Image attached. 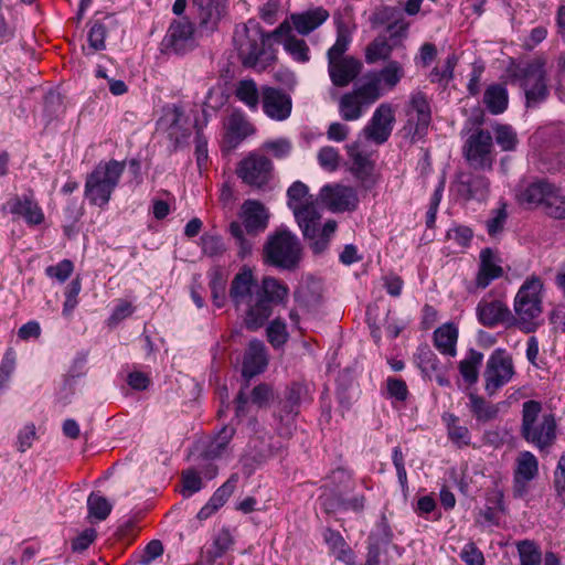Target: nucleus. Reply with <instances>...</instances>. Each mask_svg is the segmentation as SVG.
Wrapping results in <instances>:
<instances>
[{
  "mask_svg": "<svg viewBox=\"0 0 565 565\" xmlns=\"http://www.w3.org/2000/svg\"><path fill=\"white\" fill-rule=\"evenodd\" d=\"M228 296L245 327L255 331L271 316L273 306L287 298L288 287L274 277H264L258 285L252 269L244 266L234 276Z\"/></svg>",
  "mask_w": 565,
  "mask_h": 565,
  "instance_id": "f257e3e1",
  "label": "nucleus"
},
{
  "mask_svg": "<svg viewBox=\"0 0 565 565\" xmlns=\"http://www.w3.org/2000/svg\"><path fill=\"white\" fill-rule=\"evenodd\" d=\"M288 206L292 211L295 220L308 241L310 249L316 255L324 253L337 231L334 220H328L320 226L321 214L317 202L309 194L308 186L301 181H295L287 190Z\"/></svg>",
  "mask_w": 565,
  "mask_h": 565,
  "instance_id": "f03ea898",
  "label": "nucleus"
},
{
  "mask_svg": "<svg viewBox=\"0 0 565 565\" xmlns=\"http://www.w3.org/2000/svg\"><path fill=\"white\" fill-rule=\"evenodd\" d=\"M273 36L264 33L262 26L254 20L237 25L233 34V45L244 66L266 68L275 55L267 41Z\"/></svg>",
  "mask_w": 565,
  "mask_h": 565,
  "instance_id": "7ed1b4c3",
  "label": "nucleus"
},
{
  "mask_svg": "<svg viewBox=\"0 0 565 565\" xmlns=\"http://www.w3.org/2000/svg\"><path fill=\"white\" fill-rule=\"evenodd\" d=\"M537 401H526L522 406V437L540 450L548 449L556 439V420L553 414H542Z\"/></svg>",
  "mask_w": 565,
  "mask_h": 565,
  "instance_id": "20e7f679",
  "label": "nucleus"
},
{
  "mask_svg": "<svg viewBox=\"0 0 565 565\" xmlns=\"http://www.w3.org/2000/svg\"><path fill=\"white\" fill-rule=\"evenodd\" d=\"M543 289L542 279L531 276L524 280L514 297L515 322L524 332H533L537 328L536 320L543 311Z\"/></svg>",
  "mask_w": 565,
  "mask_h": 565,
  "instance_id": "39448f33",
  "label": "nucleus"
},
{
  "mask_svg": "<svg viewBox=\"0 0 565 565\" xmlns=\"http://www.w3.org/2000/svg\"><path fill=\"white\" fill-rule=\"evenodd\" d=\"M125 170V162L110 160L100 162L87 175L85 182V196L98 206L106 205L119 183Z\"/></svg>",
  "mask_w": 565,
  "mask_h": 565,
  "instance_id": "423d86ee",
  "label": "nucleus"
},
{
  "mask_svg": "<svg viewBox=\"0 0 565 565\" xmlns=\"http://www.w3.org/2000/svg\"><path fill=\"white\" fill-rule=\"evenodd\" d=\"M512 77L523 89L527 107L536 106L547 98V61L544 57H535L516 66Z\"/></svg>",
  "mask_w": 565,
  "mask_h": 565,
  "instance_id": "0eeeda50",
  "label": "nucleus"
},
{
  "mask_svg": "<svg viewBox=\"0 0 565 565\" xmlns=\"http://www.w3.org/2000/svg\"><path fill=\"white\" fill-rule=\"evenodd\" d=\"M264 254L268 264L290 270L300 262L301 245L294 233L280 228L268 237Z\"/></svg>",
  "mask_w": 565,
  "mask_h": 565,
  "instance_id": "6e6552de",
  "label": "nucleus"
},
{
  "mask_svg": "<svg viewBox=\"0 0 565 565\" xmlns=\"http://www.w3.org/2000/svg\"><path fill=\"white\" fill-rule=\"evenodd\" d=\"M406 122L403 127L405 137L411 142L422 140L427 131L431 121V110L427 97L422 92L412 94L407 109Z\"/></svg>",
  "mask_w": 565,
  "mask_h": 565,
  "instance_id": "1a4fd4ad",
  "label": "nucleus"
},
{
  "mask_svg": "<svg viewBox=\"0 0 565 565\" xmlns=\"http://www.w3.org/2000/svg\"><path fill=\"white\" fill-rule=\"evenodd\" d=\"M512 356L504 349H495L489 356L483 372L484 390L493 395L514 376Z\"/></svg>",
  "mask_w": 565,
  "mask_h": 565,
  "instance_id": "9d476101",
  "label": "nucleus"
},
{
  "mask_svg": "<svg viewBox=\"0 0 565 565\" xmlns=\"http://www.w3.org/2000/svg\"><path fill=\"white\" fill-rule=\"evenodd\" d=\"M381 97L375 83H362L352 92L344 94L339 102V113L342 119L354 121L362 117L364 109Z\"/></svg>",
  "mask_w": 565,
  "mask_h": 565,
  "instance_id": "9b49d317",
  "label": "nucleus"
},
{
  "mask_svg": "<svg viewBox=\"0 0 565 565\" xmlns=\"http://www.w3.org/2000/svg\"><path fill=\"white\" fill-rule=\"evenodd\" d=\"M493 141L489 131L478 129L469 136L463 147V156L470 167L479 170H491Z\"/></svg>",
  "mask_w": 565,
  "mask_h": 565,
  "instance_id": "f8f14e48",
  "label": "nucleus"
},
{
  "mask_svg": "<svg viewBox=\"0 0 565 565\" xmlns=\"http://www.w3.org/2000/svg\"><path fill=\"white\" fill-rule=\"evenodd\" d=\"M273 162L264 154L252 152L237 166L236 173L242 181L254 188H263L269 181Z\"/></svg>",
  "mask_w": 565,
  "mask_h": 565,
  "instance_id": "ddd939ff",
  "label": "nucleus"
},
{
  "mask_svg": "<svg viewBox=\"0 0 565 565\" xmlns=\"http://www.w3.org/2000/svg\"><path fill=\"white\" fill-rule=\"evenodd\" d=\"M164 53L183 54L195 46L194 25L186 18L171 22L162 42Z\"/></svg>",
  "mask_w": 565,
  "mask_h": 565,
  "instance_id": "4468645a",
  "label": "nucleus"
},
{
  "mask_svg": "<svg viewBox=\"0 0 565 565\" xmlns=\"http://www.w3.org/2000/svg\"><path fill=\"white\" fill-rule=\"evenodd\" d=\"M394 124L395 111L393 106L390 103H382L376 107L361 134L366 140L383 145L388 140Z\"/></svg>",
  "mask_w": 565,
  "mask_h": 565,
  "instance_id": "2eb2a0df",
  "label": "nucleus"
},
{
  "mask_svg": "<svg viewBox=\"0 0 565 565\" xmlns=\"http://www.w3.org/2000/svg\"><path fill=\"white\" fill-rule=\"evenodd\" d=\"M1 210L3 213L11 214L15 220L22 218L29 226H36L44 222L43 210L31 191L22 195H12Z\"/></svg>",
  "mask_w": 565,
  "mask_h": 565,
  "instance_id": "dca6fc26",
  "label": "nucleus"
},
{
  "mask_svg": "<svg viewBox=\"0 0 565 565\" xmlns=\"http://www.w3.org/2000/svg\"><path fill=\"white\" fill-rule=\"evenodd\" d=\"M408 29L407 23H392L387 26L390 38L385 34L377 35L365 49V62L374 64L379 61L390 58L393 49L396 46V36H405Z\"/></svg>",
  "mask_w": 565,
  "mask_h": 565,
  "instance_id": "f3484780",
  "label": "nucleus"
},
{
  "mask_svg": "<svg viewBox=\"0 0 565 565\" xmlns=\"http://www.w3.org/2000/svg\"><path fill=\"white\" fill-rule=\"evenodd\" d=\"M539 476V460L527 450L521 451L515 459L513 471V495L523 498L530 491L531 482Z\"/></svg>",
  "mask_w": 565,
  "mask_h": 565,
  "instance_id": "a211bd4d",
  "label": "nucleus"
},
{
  "mask_svg": "<svg viewBox=\"0 0 565 565\" xmlns=\"http://www.w3.org/2000/svg\"><path fill=\"white\" fill-rule=\"evenodd\" d=\"M262 107L271 120L284 121L291 115L292 99L281 89L264 86L262 87Z\"/></svg>",
  "mask_w": 565,
  "mask_h": 565,
  "instance_id": "6ab92c4d",
  "label": "nucleus"
},
{
  "mask_svg": "<svg viewBox=\"0 0 565 565\" xmlns=\"http://www.w3.org/2000/svg\"><path fill=\"white\" fill-rule=\"evenodd\" d=\"M320 201L332 212H344L355 209L358 195L350 186L324 185L320 190Z\"/></svg>",
  "mask_w": 565,
  "mask_h": 565,
  "instance_id": "aec40b11",
  "label": "nucleus"
},
{
  "mask_svg": "<svg viewBox=\"0 0 565 565\" xmlns=\"http://www.w3.org/2000/svg\"><path fill=\"white\" fill-rule=\"evenodd\" d=\"M226 0H192L199 28L202 32H213L224 14Z\"/></svg>",
  "mask_w": 565,
  "mask_h": 565,
  "instance_id": "412c9836",
  "label": "nucleus"
},
{
  "mask_svg": "<svg viewBox=\"0 0 565 565\" xmlns=\"http://www.w3.org/2000/svg\"><path fill=\"white\" fill-rule=\"evenodd\" d=\"M292 25L288 20L282 21L277 29L268 33V36L277 42L284 38V49L292 56V58L300 63H306L310 60L309 47L307 43L291 34Z\"/></svg>",
  "mask_w": 565,
  "mask_h": 565,
  "instance_id": "4be33fe9",
  "label": "nucleus"
},
{
  "mask_svg": "<svg viewBox=\"0 0 565 565\" xmlns=\"http://www.w3.org/2000/svg\"><path fill=\"white\" fill-rule=\"evenodd\" d=\"M478 321L489 328L510 321L513 316L509 307L500 300L481 299L476 308Z\"/></svg>",
  "mask_w": 565,
  "mask_h": 565,
  "instance_id": "5701e85b",
  "label": "nucleus"
},
{
  "mask_svg": "<svg viewBox=\"0 0 565 565\" xmlns=\"http://www.w3.org/2000/svg\"><path fill=\"white\" fill-rule=\"evenodd\" d=\"M360 70V61L352 56L328 60L331 82L338 87L350 84L359 75Z\"/></svg>",
  "mask_w": 565,
  "mask_h": 565,
  "instance_id": "b1692460",
  "label": "nucleus"
},
{
  "mask_svg": "<svg viewBox=\"0 0 565 565\" xmlns=\"http://www.w3.org/2000/svg\"><path fill=\"white\" fill-rule=\"evenodd\" d=\"M267 365L265 344L259 340H252L245 352L242 367V375L249 380L262 373Z\"/></svg>",
  "mask_w": 565,
  "mask_h": 565,
  "instance_id": "393cba45",
  "label": "nucleus"
},
{
  "mask_svg": "<svg viewBox=\"0 0 565 565\" xmlns=\"http://www.w3.org/2000/svg\"><path fill=\"white\" fill-rule=\"evenodd\" d=\"M503 275L500 260L490 248L480 252V264L476 277V285L479 288H487L493 280Z\"/></svg>",
  "mask_w": 565,
  "mask_h": 565,
  "instance_id": "a878e982",
  "label": "nucleus"
},
{
  "mask_svg": "<svg viewBox=\"0 0 565 565\" xmlns=\"http://www.w3.org/2000/svg\"><path fill=\"white\" fill-rule=\"evenodd\" d=\"M458 194L465 200L486 201L490 193V182L481 174H471L458 182Z\"/></svg>",
  "mask_w": 565,
  "mask_h": 565,
  "instance_id": "bb28decb",
  "label": "nucleus"
},
{
  "mask_svg": "<svg viewBox=\"0 0 565 565\" xmlns=\"http://www.w3.org/2000/svg\"><path fill=\"white\" fill-rule=\"evenodd\" d=\"M328 18L329 12L318 7L301 13H292L290 21L299 34L307 35L324 23Z\"/></svg>",
  "mask_w": 565,
  "mask_h": 565,
  "instance_id": "cd10ccee",
  "label": "nucleus"
},
{
  "mask_svg": "<svg viewBox=\"0 0 565 565\" xmlns=\"http://www.w3.org/2000/svg\"><path fill=\"white\" fill-rule=\"evenodd\" d=\"M243 224L247 232L264 231L267 226L268 213L265 206L253 200H247L242 206Z\"/></svg>",
  "mask_w": 565,
  "mask_h": 565,
  "instance_id": "c85d7f7f",
  "label": "nucleus"
},
{
  "mask_svg": "<svg viewBox=\"0 0 565 565\" xmlns=\"http://www.w3.org/2000/svg\"><path fill=\"white\" fill-rule=\"evenodd\" d=\"M404 76V70L401 63L390 61L380 72L367 74L364 83H375L376 90L382 95L381 84L388 89H393Z\"/></svg>",
  "mask_w": 565,
  "mask_h": 565,
  "instance_id": "c756f323",
  "label": "nucleus"
},
{
  "mask_svg": "<svg viewBox=\"0 0 565 565\" xmlns=\"http://www.w3.org/2000/svg\"><path fill=\"white\" fill-rule=\"evenodd\" d=\"M552 189L546 182L532 183L519 194V202L526 209L543 207Z\"/></svg>",
  "mask_w": 565,
  "mask_h": 565,
  "instance_id": "7c9ffc66",
  "label": "nucleus"
},
{
  "mask_svg": "<svg viewBox=\"0 0 565 565\" xmlns=\"http://www.w3.org/2000/svg\"><path fill=\"white\" fill-rule=\"evenodd\" d=\"M458 329L452 323H445L434 332V343L437 350L446 355H456Z\"/></svg>",
  "mask_w": 565,
  "mask_h": 565,
  "instance_id": "2f4dec72",
  "label": "nucleus"
},
{
  "mask_svg": "<svg viewBox=\"0 0 565 565\" xmlns=\"http://www.w3.org/2000/svg\"><path fill=\"white\" fill-rule=\"evenodd\" d=\"M254 132L252 124L241 114H232L227 122L226 139L232 148L237 147Z\"/></svg>",
  "mask_w": 565,
  "mask_h": 565,
  "instance_id": "473e14b6",
  "label": "nucleus"
},
{
  "mask_svg": "<svg viewBox=\"0 0 565 565\" xmlns=\"http://www.w3.org/2000/svg\"><path fill=\"white\" fill-rule=\"evenodd\" d=\"M509 103L508 90L502 84H492L487 87L483 94V104L493 114H502Z\"/></svg>",
  "mask_w": 565,
  "mask_h": 565,
  "instance_id": "72a5a7b5",
  "label": "nucleus"
},
{
  "mask_svg": "<svg viewBox=\"0 0 565 565\" xmlns=\"http://www.w3.org/2000/svg\"><path fill=\"white\" fill-rule=\"evenodd\" d=\"M324 541L329 545L332 554L337 557V559L348 565H353V553L339 532L327 530L324 533Z\"/></svg>",
  "mask_w": 565,
  "mask_h": 565,
  "instance_id": "f704fd0d",
  "label": "nucleus"
},
{
  "mask_svg": "<svg viewBox=\"0 0 565 565\" xmlns=\"http://www.w3.org/2000/svg\"><path fill=\"white\" fill-rule=\"evenodd\" d=\"M235 96L250 110H256L259 105L262 92L259 93L258 87L253 79H242L236 85Z\"/></svg>",
  "mask_w": 565,
  "mask_h": 565,
  "instance_id": "c9c22d12",
  "label": "nucleus"
},
{
  "mask_svg": "<svg viewBox=\"0 0 565 565\" xmlns=\"http://www.w3.org/2000/svg\"><path fill=\"white\" fill-rule=\"evenodd\" d=\"M415 362L420 369L422 374L429 380L440 370L437 355L427 345H422L417 349Z\"/></svg>",
  "mask_w": 565,
  "mask_h": 565,
  "instance_id": "e433bc0d",
  "label": "nucleus"
},
{
  "mask_svg": "<svg viewBox=\"0 0 565 565\" xmlns=\"http://www.w3.org/2000/svg\"><path fill=\"white\" fill-rule=\"evenodd\" d=\"M483 360V354L473 349L469 350L466 358L459 363V372L463 380L469 384H475L479 377V366Z\"/></svg>",
  "mask_w": 565,
  "mask_h": 565,
  "instance_id": "4c0bfd02",
  "label": "nucleus"
},
{
  "mask_svg": "<svg viewBox=\"0 0 565 565\" xmlns=\"http://www.w3.org/2000/svg\"><path fill=\"white\" fill-rule=\"evenodd\" d=\"M469 408L478 422H489L497 417V406L475 393L469 394Z\"/></svg>",
  "mask_w": 565,
  "mask_h": 565,
  "instance_id": "58836bf2",
  "label": "nucleus"
},
{
  "mask_svg": "<svg viewBox=\"0 0 565 565\" xmlns=\"http://www.w3.org/2000/svg\"><path fill=\"white\" fill-rule=\"evenodd\" d=\"M443 420L446 424L448 437L451 441L459 446L469 445L470 433L467 427L459 425L457 416L446 413L443 415Z\"/></svg>",
  "mask_w": 565,
  "mask_h": 565,
  "instance_id": "ea45409f",
  "label": "nucleus"
},
{
  "mask_svg": "<svg viewBox=\"0 0 565 565\" xmlns=\"http://www.w3.org/2000/svg\"><path fill=\"white\" fill-rule=\"evenodd\" d=\"M88 519L104 521L113 510L111 503L103 495L92 492L87 498Z\"/></svg>",
  "mask_w": 565,
  "mask_h": 565,
  "instance_id": "a19ab883",
  "label": "nucleus"
},
{
  "mask_svg": "<svg viewBox=\"0 0 565 565\" xmlns=\"http://www.w3.org/2000/svg\"><path fill=\"white\" fill-rule=\"evenodd\" d=\"M233 434L234 429L232 427H223L217 437L207 445L204 458L206 460L220 458L225 452Z\"/></svg>",
  "mask_w": 565,
  "mask_h": 565,
  "instance_id": "79ce46f5",
  "label": "nucleus"
},
{
  "mask_svg": "<svg viewBox=\"0 0 565 565\" xmlns=\"http://www.w3.org/2000/svg\"><path fill=\"white\" fill-rule=\"evenodd\" d=\"M521 565H541L542 553L539 545L530 540L516 543Z\"/></svg>",
  "mask_w": 565,
  "mask_h": 565,
  "instance_id": "37998d69",
  "label": "nucleus"
},
{
  "mask_svg": "<svg viewBox=\"0 0 565 565\" xmlns=\"http://www.w3.org/2000/svg\"><path fill=\"white\" fill-rule=\"evenodd\" d=\"M350 43L351 34L349 29L343 23H339L337 28V40L327 53L328 60L345 57L344 53L349 49Z\"/></svg>",
  "mask_w": 565,
  "mask_h": 565,
  "instance_id": "c03bdc74",
  "label": "nucleus"
},
{
  "mask_svg": "<svg viewBox=\"0 0 565 565\" xmlns=\"http://www.w3.org/2000/svg\"><path fill=\"white\" fill-rule=\"evenodd\" d=\"M495 142L502 151H513L519 143L515 130L509 125H497L493 128Z\"/></svg>",
  "mask_w": 565,
  "mask_h": 565,
  "instance_id": "a18cd8bd",
  "label": "nucleus"
},
{
  "mask_svg": "<svg viewBox=\"0 0 565 565\" xmlns=\"http://www.w3.org/2000/svg\"><path fill=\"white\" fill-rule=\"evenodd\" d=\"M262 150L271 154L275 159L281 160L291 153L292 142L285 137L270 139L262 145Z\"/></svg>",
  "mask_w": 565,
  "mask_h": 565,
  "instance_id": "49530a36",
  "label": "nucleus"
},
{
  "mask_svg": "<svg viewBox=\"0 0 565 565\" xmlns=\"http://www.w3.org/2000/svg\"><path fill=\"white\" fill-rule=\"evenodd\" d=\"M347 151L352 160L356 173L367 175L372 170V163L366 154L360 151L359 145L353 142L347 146Z\"/></svg>",
  "mask_w": 565,
  "mask_h": 565,
  "instance_id": "de8ad7c7",
  "label": "nucleus"
},
{
  "mask_svg": "<svg viewBox=\"0 0 565 565\" xmlns=\"http://www.w3.org/2000/svg\"><path fill=\"white\" fill-rule=\"evenodd\" d=\"M542 209L551 217L565 218V196L553 188Z\"/></svg>",
  "mask_w": 565,
  "mask_h": 565,
  "instance_id": "09e8293b",
  "label": "nucleus"
},
{
  "mask_svg": "<svg viewBox=\"0 0 565 565\" xmlns=\"http://www.w3.org/2000/svg\"><path fill=\"white\" fill-rule=\"evenodd\" d=\"M239 480V476L237 473L231 475V477L227 479L225 483H223L211 497L210 501L220 509L224 505V503L227 501V499L232 495L234 492L237 482Z\"/></svg>",
  "mask_w": 565,
  "mask_h": 565,
  "instance_id": "8fccbe9b",
  "label": "nucleus"
},
{
  "mask_svg": "<svg viewBox=\"0 0 565 565\" xmlns=\"http://www.w3.org/2000/svg\"><path fill=\"white\" fill-rule=\"evenodd\" d=\"M239 480V476L237 473L231 475V477L227 479L225 483H223L211 497L210 501L220 509L224 505V503L227 501V499L232 495L234 492L237 482Z\"/></svg>",
  "mask_w": 565,
  "mask_h": 565,
  "instance_id": "3c124183",
  "label": "nucleus"
},
{
  "mask_svg": "<svg viewBox=\"0 0 565 565\" xmlns=\"http://www.w3.org/2000/svg\"><path fill=\"white\" fill-rule=\"evenodd\" d=\"M508 218L505 204L501 207L493 210L489 220L486 221V228L491 237H497L502 233Z\"/></svg>",
  "mask_w": 565,
  "mask_h": 565,
  "instance_id": "603ef678",
  "label": "nucleus"
},
{
  "mask_svg": "<svg viewBox=\"0 0 565 565\" xmlns=\"http://www.w3.org/2000/svg\"><path fill=\"white\" fill-rule=\"evenodd\" d=\"M317 158L320 167L327 171H335L339 167L340 154L339 151L333 147H322L318 151Z\"/></svg>",
  "mask_w": 565,
  "mask_h": 565,
  "instance_id": "864d4df0",
  "label": "nucleus"
},
{
  "mask_svg": "<svg viewBox=\"0 0 565 565\" xmlns=\"http://www.w3.org/2000/svg\"><path fill=\"white\" fill-rule=\"evenodd\" d=\"M225 279L220 273H214L210 279V288L213 302L217 308H222L226 302Z\"/></svg>",
  "mask_w": 565,
  "mask_h": 565,
  "instance_id": "5fc2aeb1",
  "label": "nucleus"
},
{
  "mask_svg": "<svg viewBox=\"0 0 565 565\" xmlns=\"http://www.w3.org/2000/svg\"><path fill=\"white\" fill-rule=\"evenodd\" d=\"M81 288H82V285H81V281L79 279H74L67 287V290L65 292V301H64V305H63V316L65 317H71L72 316V312L73 310L76 308L78 301H77V297H78V294L81 292Z\"/></svg>",
  "mask_w": 565,
  "mask_h": 565,
  "instance_id": "6e6d98bb",
  "label": "nucleus"
},
{
  "mask_svg": "<svg viewBox=\"0 0 565 565\" xmlns=\"http://www.w3.org/2000/svg\"><path fill=\"white\" fill-rule=\"evenodd\" d=\"M201 248L203 254L210 257L218 256L225 250L222 238L211 234H203L201 236Z\"/></svg>",
  "mask_w": 565,
  "mask_h": 565,
  "instance_id": "4d7b16f0",
  "label": "nucleus"
},
{
  "mask_svg": "<svg viewBox=\"0 0 565 565\" xmlns=\"http://www.w3.org/2000/svg\"><path fill=\"white\" fill-rule=\"evenodd\" d=\"M267 337L274 347L282 345L288 338L286 324L278 319L271 321L267 327Z\"/></svg>",
  "mask_w": 565,
  "mask_h": 565,
  "instance_id": "13d9d810",
  "label": "nucleus"
},
{
  "mask_svg": "<svg viewBox=\"0 0 565 565\" xmlns=\"http://www.w3.org/2000/svg\"><path fill=\"white\" fill-rule=\"evenodd\" d=\"M392 539H393V532H392L387 521L383 518L375 525V529L372 531V533L369 537V541L386 546L392 542Z\"/></svg>",
  "mask_w": 565,
  "mask_h": 565,
  "instance_id": "bf43d9fd",
  "label": "nucleus"
},
{
  "mask_svg": "<svg viewBox=\"0 0 565 565\" xmlns=\"http://www.w3.org/2000/svg\"><path fill=\"white\" fill-rule=\"evenodd\" d=\"M73 269V263L68 259H63L56 265L49 266L45 269V273L50 278H54L60 282H64L71 276Z\"/></svg>",
  "mask_w": 565,
  "mask_h": 565,
  "instance_id": "052dcab7",
  "label": "nucleus"
},
{
  "mask_svg": "<svg viewBox=\"0 0 565 565\" xmlns=\"http://www.w3.org/2000/svg\"><path fill=\"white\" fill-rule=\"evenodd\" d=\"M106 26L103 23L95 22L88 32V43L93 51L105 49Z\"/></svg>",
  "mask_w": 565,
  "mask_h": 565,
  "instance_id": "680f3d73",
  "label": "nucleus"
},
{
  "mask_svg": "<svg viewBox=\"0 0 565 565\" xmlns=\"http://www.w3.org/2000/svg\"><path fill=\"white\" fill-rule=\"evenodd\" d=\"M182 482L183 495H192L193 493L199 492L203 487V482L199 476V472L193 469H189L183 472Z\"/></svg>",
  "mask_w": 565,
  "mask_h": 565,
  "instance_id": "e2e57ef3",
  "label": "nucleus"
},
{
  "mask_svg": "<svg viewBox=\"0 0 565 565\" xmlns=\"http://www.w3.org/2000/svg\"><path fill=\"white\" fill-rule=\"evenodd\" d=\"M234 540L230 531L222 530L214 540L213 548L210 552L213 558L221 557L226 551L231 548Z\"/></svg>",
  "mask_w": 565,
  "mask_h": 565,
  "instance_id": "0e129e2a",
  "label": "nucleus"
},
{
  "mask_svg": "<svg viewBox=\"0 0 565 565\" xmlns=\"http://www.w3.org/2000/svg\"><path fill=\"white\" fill-rule=\"evenodd\" d=\"M459 556L466 565H484L483 554L475 543H467L462 547Z\"/></svg>",
  "mask_w": 565,
  "mask_h": 565,
  "instance_id": "69168bd1",
  "label": "nucleus"
},
{
  "mask_svg": "<svg viewBox=\"0 0 565 565\" xmlns=\"http://www.w3.org/2000/svg\"><path fill=\"white\" fill-rule=\"evenodd\" d=\"M387 393L392 398L404 402L408 396L406 383L401 379L388 377L386 380Z\"/></svg>",
  "mask_w": 565,
  "mask_h": 565,
  "instance_id": "338daca9",
  "label": "nucleus"
},
{
  "mask_svg": "<svg viewBox=\"0 0 565 565\" xmlns=\"http://www.w3.org/2000/svg\"><path fill=\"white\" fill-rule=\"evenodd\" d=\"M555 92L558 98L565 103V51L557 57V72L555 76Z\"/></svg>",
  "mask_w": 565,
  "mask_h": 565,
  "instance_id": "774afa93",
  "label": "nucleus"
}]
</instances>
